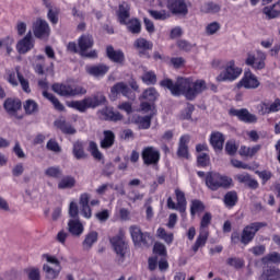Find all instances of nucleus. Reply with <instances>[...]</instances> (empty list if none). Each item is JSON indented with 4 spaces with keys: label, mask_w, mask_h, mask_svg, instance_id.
Returning a JSON list of instances; mask_svg holds the SVG:
<instances>
[{
    "label": "nucleus",
    "mask_w": 280,
    "mask_h": 280,
    "mask_svg": "<svg viewBox=\"0 0 280 280\" xmlns=\"http://www.w3.org/2000/svg\"><path fill=\"white\" fill-rule=\"evenodd\" d=\"M163 89H168L172 95H185L186 100H196V96L200 95L203 91H207V82L205 80H197L194 82L191 78H177L174 83L172 79H164L160 82Z\"/></svg>",
    "instance_id": "f257e3e1"
},
{
    "label": "nucleus",
    "mask_w": 280,
    "mask_h": 280,
    "mask_svg": "<svg viewBox=\"0 0 280 280\" xmlns=\"http://www.w3.org/2000/svg\"><path fill=\"white\" fill-rule=\"evenodd\" d=\"M104 104H106V96L98 92L92 96L85 97L82 101L68 102L67 106L69 108L79 110V113H85L88 108H97V106H102Z\"/></svg>",
    "instance_id": "f03ea898"
},
{
    "label": "nucleus",
    "mask_w": 280,
    "mask_h": 280,
    "mask_svg": "<svg viewBox=\"0 0 280 280\" xmlns=\"http://www.w3.org/2000/svg\"><path fill=\"white\" fill-rule=\"evenodd\" d=\"M211 212H206L200 221L199 235L196 238L195 244L192 245V252L196 253L202 246H206L207 240H209V224H211L212 220Z\"/></svg>",
    "instance_id": "7ed1b4c3"
},
{
    "label": "nucleus",
    "mask_w": 280,
    "mask_h": 280,
    "mask_svg": "<svg viewBox=\"0 0 280 280\" xmlns=\"http://www.w3.org/2000/svg\"><path fill=\"white\" fill-rule=\"evenodd\" d=\"M233 183V179L229 176L220 175L219 173L210 172L206 175V185L211 191H218V189H229Z\"/></svg>",
    "instance_id": "20e7f679"
},
{
    "label": "nucleus",
    "mask_w": 280,
    "mask_h": 280,
    "mask_svg": "<svg viewBox=\"0 0 280 280\" xmlns=\"http://www.w3.org/2000/svg\"><path fill=\"white\" fill-rule=\"evenodd\" d=\"M54 93L61 97H75L77 95H84L86 90L80 85L71 83H55L51 86Z\"/></svg>",
    "instance_id": "39448f33"
},
{
    "label": "nucleus",
    "mask_w": 280,
    "mask_h": 280,
    "mask_svg": "<svg viewBox=\"0 0 280 280\" xmlns=\"http://www.w3.org/2000/svg\"><path fill=\"white\" fill-rule=\"evenodd\" d=\"M266 226H268L267 222H253L246 225L241 233V244L248 246V244L255 240V235H257L261 229H266Z\"/></svg>",
    "instance_id": "423d86ee"
},
{
    "label": "nucleus",
    "mask_w": 280,
    "mask_h": 280,
    "mask_svg": "<svg viewBox=\"0 0 280 280\" xmlns=\"http://www.w3.org/2000/svg\"><path fill=\"white\" fill-rule=\"evenodd\" d=\"M129 233L135 246H138L139 248L142 246L148 248V246L152 244V235H150L148 232L141 231L139 225H131L129 228Z\"/></svg>",
    "instance_id": "0eeeda50"
},
{
    "label": "nucleus",
    "mask_w": 280,
    "mask_h": 280,
    "mask_svg": "<svg viewBox=\"0 0 280 280\" xmlns=\"http://www.w3.org/2000/svg\"><path fill=\"white\" fill-rule=\"evenodd\" d=\"M242 75V68L235 66V60L226 63L224 71L217 77V82H234Z\"/></svg>",
    "instance_id": "6e6552de"
},
{
    "label": "nucleus",
    "mask_w": 280,
    "mask_h": 280,
    "mask_svg": "<svg viewBox=\"0 0 280 280\" xmlns=\"http://www.w3.org/2000/svg\"><path fill=\"white\" fill-rule=\"evenodd\" d=\"M93 45V36L82 35L78 40L80 56H82L83 58H97V50L89 51V49H91Z\"/></svg>",
    "instance_id": "1a4fd4ad"
},
{
    "label": "nucleus",
    "mask_w": 280,
    "mask_h": 280,
    "mask_svg": "<svg viewBox=\"0 0 280 280\" xmlns=\"http://www.w3.org/2000/svg\"><path fill=\"white\" fill-rule=\"evenodd\" d=\"M33 34L39 40H48L49 36H51V27L47 21L38 18L33 23Z\"/></svg>",
    "instance_id": "9d476101"
},
{
    "label": "nucleus",
    "mask_w": 280,
    "mask_h": 280,
    "mask_svg": "<svg viewBox=\"0 0 280 280\" xmlns=\"http://www.w3.org/2000/svg\"><path fill=\"white\" fill-rule=\"evenodd\" d=\"M141 158L144 165H159L161 161V151L156 147H144L141 152Z\"/></svg>",
    "instance_id": "9b49d317"
},
{
    "label": "nucleus",
    "mask_w": 280,
    "mask_h": 280,
    "mask_svg": "<svg viewBox=\"0 0 280 280\" xmlns=\"http://www.w3.org/2000/svg\"><path fill=\"white\" fill-rule=\"evenodd\" d=\"M230 115L232 117H238L240 121H244V124H257V116L255 114H250L248 109H230Z\"/></svg>",
    "instance_id": "f8f14e48"
},
{
    "label": "nucleus",
    "mask_w": 280,
    "mask_h": 280,
    "mask_svg": "<svg viewBox=\"0 0 280 280\" xmlns=\"http://www.w3.org/2000/svg\"><path fill=\"white\" fill-rule=\"evenodd\" d=\"M133 47L137 49L140 56H145V58H150L149 51H152V47H154V44L143 37H139L135 40Z\"/></svg>",
    "instance_id": "ddd939ff"
},
{
    "label": "nucleus",
    "mask_w": 280,
    "mask_h": 280,
    "mask_svg": "<svg viewBox=\"0 0 280 280\" xmlns=\"http://www.w3.org/2000/svg\"><path fill=\"white\" fill-rule=\"evenodd\" d=\"M266 54H264L262 51H258L257 52V57H255V55L248 54L247 55V59H246V65L248 67H253V69H264V67H266Z\"/></svg>",
    "instance_id": "4468645a"
},
{
    "label": "nucleus",
    "mask_w": 280,
    "mask_h": 280,
    "mask_svg": "<svg viewBox=\"0 0 280 280\" xmlns=\"http://www.w3.org/2000/svg\"><path fill=\"white\" fill-rule=\"evenodd\" d=\"M32 49H34V37L32 36V31H28L23 39L18 43L16 50L19 54H27Z\"/></svg>",
    "instance_id": "2eb2a0df"
},
{
    "label": "nucleus",
    "mask_w": 280,
    "mask_h": 280,
    "mask_svg": "<svg viewBox=\"0 0 280 280\" xmlns=\"http://www.w3.org/2000/svg\"><path fill=\"white\" fill-rule=\"evenodd\" d=\"M110 244L118 257H125L126 250H128V245L126 244V241H124V237L121 236H114L110 238Z\"/></svg>",
    "instance_id": "dca6fc26"
},
{
    "label": "nucleus",
    "mask_w": 280,
    "mask_h": 280,
    "mask_svg": "<svg viewBox=\"0 0 280 280\" xmlns=\"http://www.w3.org/2000/svg\"><path fill=\"white\" fill-rule=\"evenodd\" d=\"M110 68L106 65L85 66V71L93 78H104Z\"/></svg>",
    "instance_id": "f3484780"
},
{
    "label": "nucleus",
    "mask_w": 280,
    "mask_h": 280,
    "mask_svg": "<svg viewBox=\"0 0 280 280\" xmlns=\"http://www.w3.org/2000/svg\"><path fill=\"white\" fill-rule=\"evenodd\" d=\"M189 136L184 135L179 138L177 156L179 159H189Z\"/></svg>",
    "instance_id": "a211bd4d"
},
{
    "label": "nucleus",
    "mask_w": 280,
    "mask_h": 280,
    "mask_svg": "<svg viewBox=\"0 0 280 280\" xmlns=\"http://www.w3.org/2000/svg\"><path fill=\"white\" fill-rule=\"evenodd\" d=\"M259 84V80L250 71L245 72L241 80V85L244 86V89H258Z\"/></svg>",
    "instance_id": "6ab92c4d"
},
{
    "label": "nucleus",
    "mask_w": 280,
    "mask_h": 280,
    "mask_svg": "<svg viewBox=\"0 0 280 280\" xmlns=\"http://www.w3.org/2000/svg\"><path fill=\"white\" fill-rule=\"evenodd\" d=\"M175 196L177 201V211L182 213V218H187V198H185V192L180 189H175Z\"/></svg>",
    "instance_id": "aec40b11"
},
{
    "label": "nucleus",
    "mask_w": 280,
    "mask_h": 280,
    "mask_svg": "<svg viewBox=\"0 0 280 280\" xmlns=\"http://www.w3.org/2000/svg\"><path fill=\"white\" fill-rule=\"evenodd\" d=\"M101 115V119H104V121H121L124 119L119 112H115L110 107H104Z\"/></svg>",
    "instance_id": "412c9836"
},
{
    "label": "nucleus",
    "mask_w": 280,
    "mask_h": 280,
    "mask_svg": "<svg viewBox=\"0 0 280 280\" xmlns=\"http://www.w3.org/2000/svg\"><path fill=\"white\" fill-rule=\"evenodd\" d=\"M167 5L173 14L187 13V4L185 3V0H168Z\"/></svg>",
    "instance_id": "4be33fe9"
},
{
    "label": "nucleus",
    "mask_w": 280,
    "mask_h": 280,
    "mask_svg": "<svg viewBox=\"0 0 280 280\" xmlns=\"http://www.w3.org/2000/svg\"><path fill=\"white\" fill-rule=\"evenodd\" d=\"M107 58L112 60V62H116L117 65H124L126 60V56L121 50H115L113 46H107L106 48Z\"/></svg>",
    "instance_id": "5701e85b"
},
{
    "label": "nucleus",
    "mask_w": 280,
    "mask_h": 280,
    "mask_svg": "<svg viewBox=\"0 0 280 280\" xmlns=\"http://www.w3.org/2000/svg\"><path fill=\"white\" fill-rule=\"evenodd\" d=\"M110 91H112L113 95L121 94L125 97H128L129 100H133L135 98V96L132 95V91H130V88H128V85L126 83H124V82L116 83L112 88Z\"/></svg>",
    "instance_id": "b1692460"
},
{
    "label": "nucleus",
    "mask_w": 280,
    "mask_h": 280,
    "mask_svg": "<svg viewBox=\"0 0 280 280\" xmlns=\"http://www.w3.org/2000/svg\"><path fill=\"white\" fill-rule=\"evenodd\" d=\"M262 14H265L268 21L272 19H279L280 16V0L275 4L267 5L262 9Z\"/></svg>",
    "instance_id": "393cba45"
},
{
    "label": "nucleus",
    "mask_w": 280,
    "mask_h": 280,
    "mask_svg": "<svg viewBox=\"0 0 280 280\" xmlns=\"http://www.w3.org/2000/svg\"><path fill=\"white\" fill-rule=\"evenodd\" d=\"M3 106L9 115H16V113L21 110L22 104H21V100L19 98H7L4 101Z\"/></svg>",
    "instance_id": "a878e982"
},
{
    "label": "nucleus",
    "mask_w": 280,
    "mask_h": 280,
    "mask_svg": "<svg viewBox=\"0 0 280 280\" xmlns=\"http://www.w3.org/2000/svg\"><path fill=\"white\" fill-rule=\"evenodd\" d=\"M72 154L77 161H84V159H89V154L84 151V142L80 140L73 142Z\"/></svg>",
    "instance_id": "bb28decb"
},
{
    "label": "nucleus",
    "mask_w": 280,
    "mask_h": 280,
    "mask_svg": "<svg viewBox=\"0 0 280 280\" xmlns=\"http://www.w3.org/2000/svg\"><path fill=\"white\" fill-rule=\"evenodd\" d=\"M69 233L75 237H80L84 233V225L78 219H71L68 222Z\"/></svg>",
    "instance_id": "cd10ccee"
},
{
    "label": "nucleus",
    "mask_w": 280,
    "mask_h": 280,
    "mask_svg": "<svg viewBox=\"0 0 280 280\" xmlns=\"http://www.w3.org/2000/svg\"><path fill=\"white\" fill-rule=\"evenodd\" d=\"M224 135L220 131H214L210 136V143L214 150H222V148H224Z\"/></svg>",
    "instance_id": "c85d7f7f"
},
{
    "label": "nucleus",
    "mask_w": 280,
    "mask_h": 280,
    "mask_svg": "<svg viewBox=\"0 0 280 280\" xmlns=\"http://www.w3.org/2000/svg\"><path fill=\"white\" fill-rule=\"evenodd\" d=\"M258 280H280V269L269 267L262 271Z\"/></svg>",
    "instance_id": "c756f323"
},
{
    "label": "nucleus",
    "mask_w": 280,
    "mask_h": 280,
    "mask_svg": "<svg viewBox=\"0 0 280 280\" xmlns=\"http://www.w3.org/2000/svg\"><path fill=\"white\" fill-rule=\"evenodd\" d=\"M104 139L101 141V148L104 150H108V148H113L115 144V132L112 130H105L103 132Z\"/></svg>",
    "instance_id": "7c9ffc66"
},
{
    "label": "nucleus",
    "mask_w": 280,
    "mask_h": 280,
    "mask_svg": "<svg viewBox=\"0 0 280 280\" xmlns=\"http://www.w3.org/2000/svg\"><path fill=\"white\" fill-rule=\"evenodd\" d=\"M130 19V7L127 3H122L118 9V21L120 25H125Z\"/></svg>",
    "instance_id": "2f4dec72"
},
{
    "label": "nucleus",
    "mask_w": 280,
    "mask_h": 280,
    "mask_svg": "<svg viewBox=\"0 0 280 280\" xmlns=\"http://www.w3.org/2000/svg\"><path fill=\"white\" fill-rule=\"evenodd\" d=\"M60 267H51L47 264L43 265V271L45 272V277L48 280H56L57 277L60 276Z\"/></svg>",
    "instance_id": "473e14b6"
},
{
    "label": "nucleus",
    "mask_w": 280,
    "mask_h": 280,
    "mask_svg": "<svg viewBox=\"0 0 280 280\" xmlns=\"http://www.w3.org/2000/svg\"><path fill=\"white\" fill-rule=\"evenodd\" d=\"M98 234L96 231L89 232L82 243L84 250H91L93 244L97 242Z\"/></svg>",
    "instance_id": "72a5a7b5"
},
{
    "label": "nucleus",
    "mask_w": 280,
    "mask_h": 280,
    "mask_svg": "<svg viewBox=\"0 0 280 280\" xmlns=\"http://www.w3.org/2000/svg\"><path fill=\"white\" fill-rule=\"evenodd\" d=\"M75 177L71 175L63 176L58 182V189H73L75 187Z\"/></svg>",
    "instance_id": "f704fd0d"
},
{
    "label": "nucleus",
    "mask_w": 280,
    "mask_h": 280,
    "mask_svg": "<svg viewBox=\"0 0 280 280\" xmlns=\"http://www.w3.org/2000/svg\"><path fill=\"white\" fill-rule=\"evenodd\" d=\"M237 192L234 190L226 192L223 198V202L229 209H233L237 205Z\"/></svg>",
    "instance_id": "c9c22d12"
},
{
    "label": "nucleus",
    "mask_w": 280,
    "mask_h": 280,
    "mask_svg": "<svg viewBox=\"0 0 280 280\" xmlns=\"http://www.w3.org/2000/svg\"><path fill=\"white\" fill-rule=\"evenodd\" d=\"M259 150H261V145L259 144H256L254 147L242 145L238 151V154L241 156H255L257 152H259Z\"/></svg>",
    "instance_id": "e433bc0d"
},
{
    "label": "nucleus",
    "mask_w": 280,
    "mask_h": 280,
    "mask_svg": "<svg viewBox=\"0 0 280 280\" xmlns=\"http://www.w3.org/2000/svg\"><path fill=\"white\" fill-rule=\"evenodd\" d=\"M135 122L139 126L140 130H148L152 126V116H136Z\"/></svg>",
    "instance_id": "4c0bfd02"
},
{
    "label": "nucleus",
    "mask_w": 280,
    "mask_h": 280,
    "mask_svg": "<svg viewBox=\"0 0 280 280\" xmlns=\"http://www.w3.org/2000/svg\"><path fill=\"white\" fill-rule=\"evenodd\" d=\"M125 25H127V30L131 34H141V21H139V19L128 20Z\"/></svg>",
    "instance_id": "58836bf2"
},
{
    "label": "nucleus",
    "mask_w": 280,
    "mask_h": 280,
    "mask_svg": "<svg viewBox=\"0 0 280 280\" xmlns=\"http://www.w3.org/2000/svg\"><path fill=\"white\" fill-rule=\"evenodd\" d=\"M44 174L47 178H62V170L60 166H49L45 170Z\"/></svg>",
    "instance_id": "ea45409f"
},
{
    "label": "nucleus",
    "mask_w": 280,
    "mask_h": 280,
    "mask_svg": "<svg viewBox=\"0 0 280 280\" xmlns=\"http://www.w3.org/2000/svg\"><path fill=\"white\" fill-rule=\"evenodd\" d=\"M205 211V203L198 199H194L190 203V215L196 218V213H202Z\"/></svg>",
    "instance_id": "a19ab883"
},
{
    "label": "nucleus",
    "mask_w": 280,
    "mask_h": 280,
    "mask_svg": "<svg viewBox=\"0 0 280 280\" xmlns=\"http://www.w3.org/2000/svg\"><path fill=\"white\" fill-rule=\"evenodd\" d=\"M56 126L63 132V135H75L77 132L75 128L65 120L56 121Z\"/></svg>",
    "instance_id": "79ce46f5"
},
{
    "label": "nucleus",
    "mask_w": 280,
    "mask_h": 280,
    "mask_svg": "<svg viewBox=\"0 0 280 280\" xmlns=\"http://www.w3.org/2000/svg\"><path fill=\"white\" fill-rule=\"evenodd\" d=\"M43 95H44V97H46V100L51 102V104L55 106L56 110H65V105H62V103H60L58 97H56L54 94H51L47 91H44Z\"/></svg>",
    "instance_id": "37998d69"
},
{
    "label": "nucleus",
    "mask_w": 280,
    "mask_h": 280,
    "mask_svg": "<svg viewBox=\"0 0 280 280\" xmlns=\"http://www.w3.org/2000/svg\"><path fill=\"white\" fill-rule=\"evenodd\" d=\"M201 12H205V14H215L220 12V5L213 2H207L201 7Z\"/></svg>",
    "instance_id": "c03bdc74"
},
{
    "label": "nucleus",
    "mask_w": 280,
    "mask_h": 280,
    "mask_svg": "<svg viewBox=\"0 0 280 280\" xmlns=\"http://www.w3.org/2000/svg\"><path fill=\"white\" fill-rule=\"evenodd\" d=\"M142 97L149 102H156L159 100V92L154 88H149L143 92Z\"/></svg>",
    "instance_id": "a18cd8bd"
},
{
    "label": "nucleus",
    "mask_w": 280,
    "mask_h": 280,
    "mask_svg": "<svg viewBox=\"0 0 280 280\" xmlns=\"http://www.w3.org/2000/svg\"><path fill=\"white\" fill-rule=\"evenodd\" d=\"M156 234L158 237H160V240H164L166 244H172V242H174V234L167 233L163 228H159Z\"/></svg>",
    "instance_id": "49530a36"
},
{
    "label": "nucleus",
    "mask_w": 280,
    "mask_h": 280,
    "mask_svg": "<svg viewBox=\"0 0 280 280\" xmlns=\"http://www.w3.org/2000/svg\"><path fill=\"white\" fill-rule=\"evenodd\" d=\"M24 271L28 280H40V269L38 267H28Z\"/></svg>",
    "instance_id": "de8ad7c7"
},
{
    "label": "nucleus",
    "mask_w": 280,
    "mask_h": 280,
    "mask_svg": "<svg viewBox=\"0 0 280 280\" xmlns=\"http://www.w3.org/2000/svg\"><path fill=\"white\" fill-rule=\"evenodd\" d=\"M16 77H18V80H19L24 93H32V90L30 89V81L24 79L23 74H21V72H19V69H16Z\"/></svg>",
    "instance_id": "09e8293b"
},
{
    "label": "nucleus",
    "mask_w": 280,
    "mask_h": 280,
    "mask_svg": "<svg viewBox=\"0 0 280 280\" xmlns=\"http://www.w3.org/2000/svg\"><path fill=\"white\" fill-rule=\"evenodd\" d=\"M226 264L232 268H236V270H240V268H244V259L242 258H237V257L228 258Z\"/></svg>",
    "instance_id": "8fccbe9b"
},
{
    "label": "nucleus",
    "mask_w": 280,
    "mask_h": 280,
    "mask_svg": "<svg viewBox=\"0 0 280 280\" xmlns=\"http://www.w3.org/2000/svg\"><path fill=\"white\" fill-rule=\"evenodd\" d=\"M142 81L144 84H156V73L152 71H148L142 75Z\"/></svg>",
    "instance_id": "3c124183"
},
{
    "label": "nucleus",
    "mask_w": 280,
    "mask_h": 280,
    "mask_svg": "<svg viewBox=\"0 0 280 280\" xmlns=\"http://www.w3.org/2000/svg\"><path fill=\"white\" fill-rule=\"evenodd\" d=\"M269 261H271V264H280V254L277 252H273L262 258L264 264H268Z\"/></svg>",
    "instance_id": "603ef678"
},
{
    "label": "nucleus",
    "mask_w": 280,
    "mask_h": 280,
    "mask_svg": "<svg viewBox=\"0 0 280 280\" xmlns=\"http://www.w3.org/2000/svg\"><path fill=\"white\" fill-rule=\"evenodd\" d=\"M24 109L27 115H32V113H36V110H38V104H36V102H34L33 100H28L24 104Z\"/></svg>",
    "instance_id": "864d4df0"
},
{
    "label": "nucleus",
    "mask_w": 280,
    "mask_h": 280,
    "mask_svg": "<svg viewBox=\"0 0 280 280\" xmlns=\"http://www.w3.org/2000/svg\"><path fill=\"white\" fill-rule=\"evenodd\" d=\"M58 14H59L58 9L48 10L47 19L51 23V25H58Z\"/></svg>",
    "instance_id": "5fc2aeb1"
},
{
    "label": "nucleus",
    "mask_w": 280,
    "mask_h": 280,
    "mask_svg": "<svg viewBox=\"0 0 280 280\" xmlns=\"http://www.w3.org/2000/svg\"><path fill=\"white\" fill-rule=\"evenodd\" d=\"M90 152L92 156L96 159V161H102V152H100V149H97V143L94 141L90 142Z\"/></svg>",
    "instance_id": "6e6d98bb"
},
{
    "label": "nucleus",
    "mask_w": 280,
    "mask_h": 280,
    "mask_svg": "<svg viewBox=\"0 0 280 280\" xmlns=\"http://www.w3.org/2000/svg\"><path fill=\"white\" fill-rule=\"evenodd\" d=\"M149 14L155 19V21H165V19H167V13L165 11L149 10Z\"/></svg>",
    "instance_id": "4d7b16f0"
},
{
    "label": "nucleus",
    "mask_w": 280,
    "mask_h": 280,
    "mask_svg": "<svg viewBox=\"0 0 280 280\" xmlns=\"http://www.w3.org/2000/svg\"><path fill=\"white\" fill-rule=\"evenodd\" d=\"M256 174L260 178L262 185H266V183L272 178V172L270 171H257Z\"/></svg>",
    "instance_id": "13d9d810"
},
{
    "label": "nucleus",
    "mask_w": 280,
    "mask_h": 280,
    "mask_svg": "<svg viewBox=\"0 0 280 280\" xmlns=\"http://www.w3.org/2000/svg\"><path fill=\"white\" fill-rule=\"evenodd\" d=\"M257 113L258 115H270V107L268 102H261L257 105Z\"/></svg>",
    "instance_id": "bf43d9fd"
},
{
    "label": "nucleus",
    "mask_w": 280,
    "mask_h": 280,
    "mask_svg": "<svg viewBox=\"0 0 280 280\" xmlns=\"http://www.w3.org/2000/svg\"><path fill=\"white\" fill-rule=\"evenodd\" d=\"M43 259H46V261L48 264H51L52 266H55V268H60V260H58V258H56V256H51L49 254H44Z\"/></svg>",
    "instance_id": "052dcab7"
},
{
    "label": "nucleus",
    "mask_w": 280,
    "mask_h": 280,
    "mask_svg": "<svg viewBox=\"0 0 280 280\" xmlns=\"http://www.w3.org/2000/svg\"><path fill=\"white\" fill-rule=\"evenodd\" d=\"M80 213V209L78 208V203L75 201H71L69 206V215L70 218H78Z\"/></svg>",
    "instance_id": "680f3d73"
},
{
    "label": "nucleus",
    "mask_w": 280,
    "mask_h": 280,
    "mask_svg": "<svg viewBox=\"0 0 280 280\" xmlns=\"http://www.w3.org/2000/svg\"><path fill=\"white\" fill-rule=\"evenodd\" d=\"M249 253H253L255 257H259L266 253V245H256L249 248Z\"/></svg>",
    "instance_id": "e2e57ef3"
},
{
    "label": "nucleus",
    "mask_w": 280,
    "mask_h": 280,
    "mask_svg": "<svg viewBox=\"0 0 280 280\" xmlns=\"http://www.w3.org/2000/svg\"><path fill=\"white\" fill-rule=\"evenodd\" d=\"M219 30H220V24L218 22H212L208 24L206 27V32L209 36H213V34H215V32H218Z\"/></svg>",
    "instance_id": "0e129e2a"
},
{
    "label": "nucleus",
    "mask_w": 280,
    "mask_h": 280,
    "mask_svg": "<svg viewBox=\"0 0 280 280\" xmlns=\"http://www.w3.org/2000/svg\"><path fill=\"white\" fill-rule=\"evenodd\" d=\"M153 250L154 253H156V255H161L162 257H165V255H167V249L165 248V245H163V243H155Z\"/></svg>",
    "instance_id": "69168bd1"
},
{
    "label": "nucleus",
    "mask_w": 280,
    "mask_h": 280,
    "mask_svg": "<svg viewBox=\"0 0 280 280\" xmlns=\"http://www.w3.org/2000/svg\"><path fill=\"white\" fill-rule=\"evenodd\" d=\"M225 151L230 156H233L237 152V145L233 141H228L225 144Z\"/></svg>",
    "instance_id": "338daca9"
},
{
    "label": "nucleus",
    "mask_w": 280,
    "mask_h": 280,
    "mask_svg": "<svg viewBox=\"0 0 280 280\" xmlns=\"http://www.w3.org/2000/svg\"><path fill=\"white\" fill-rule=\"evenodd\" d=\"M280 110V98H276L275 102L269 103V114L279 113Z\"/></svg>",
    "instance_id": "774afa93"
}]
</instances>
